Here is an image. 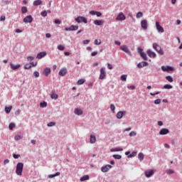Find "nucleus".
Listing matches in <instances>:
<instances>
[{"instance_id": "c756f323", "label": "nucleus", "mask_w": 182, "mask_h": 182, "mask_svg": "<svg viewBox=\"0 0 182 182\" xmlns=\"http://www.w3.org/2000/svg\"><path fill=\"white\" fill-rule=\"evenodd\" d=\"M137 156V152L133 151L132 154H130L127 158L128 159H132V157H136Z\"/></svg>"}, {"instance_id": "7ed1b4c3", "label": "nucleus", "mask_w": 182, "mask_h": 182, "mask_svg": "<svg viewBox=\"0 0 182 182\" xmlns=\"http://www.w3.org/2000/svg\"><path fill=\"white\" fill-rule=\"evenodd\" d=\"M75 21L77 23H80L81 22H83L84 23H87V19L84 16H78L75 18Z\"/></svg>"}, {"instance_id": "f3484780", "label": "nucleus", "mask_w": 182, "mask_h": 182, "mask_svg": "<svg viewBox=\"0 0 182 182\" xmlns=\"http://www.w3.org/2000/svg\"><path fill=\"white\" fill-rule=\"evenodd\" d=\"M66 73H68V69L66 68H62L59 73H58V75L60 76H66Z\"/></svg>"}, {"instance_id": "c85d7f7f", "label": "nucleus", "mask_w": 182, "mask_h": 182, "mask_svg": "<svg viewBox=\"0 0 182 182\" xmlns=\"http://www.w3.org/2000/svg\"><path fill=\"white\" fill-rule=\"evenodd\" d=\"M87 180H89V175H85L80 178V181H86Z\"/></svg>"}, {"instance_id": "09e8293b", "label": "nucleus", "mask_w": 182, "mask_h": 182, "mask_svg": "<svg viewBox=\"0 0 182 182\" xmlns=\"http://www.w3.org/2000/svg\"><path fill=\"white\" fill-rule=\"evenodd\" d=\"M41 15L45 18L46 16H48V12L46 11H43L41 13Z\"/></svg>"}, {"instance_id": "f704fd0d", "label": "nucleus", "mask_w": 182, "mask_h": 182, "mask_svg": "<svg viewBox=\"0 0 182 182\" xmlns=\"http://www.w3.org/2000/svg\"><path fill=\"white\" fill-rule=\"evenodd\" d=\"M112 157L114 159H115L116 160H120V159H122V155H119V154H114L112 156Z\"/></svg>"}, {"instance_id": "e2e57ef3", "label": "nucleus", "mask_w": 182, "mask_h": 182, "mask_svg": "<svg viewBox=\"0 0 182 182\" xmlns=\"http://www.w3.org/2000/svg\"><path fill=\"white\" fill-rule=\"evenodd\" d=\"M15 114L16 116H19V114H21V109H18L15 112Z\"/></svg>"}, {"instance_id": "393cba45", "label": "nucleus", "mask_w": 182, "mask_h": 182, "mask_svg": "<svg viewBox=\"0 0 182 182\" xmlns=\"http://www.w3.org/2000/svg\"><path fill=\"white\" fill-rule=\"evenodd\" d=\"M58 176H60V172H57L55 174H50L48 176V178H53L58 177Z\"/></svg>"}, {"instance_id": "bb28decb", "label": "nucleus", "mask_w": 182, "mask_h": 182, "mask_svg": "<svg viewBox=\"0 0 182 182\" xmlns=\"http://www.w3.org/2000/svg\"><path fill=\"white\" fill-rule=\"evenodd\" d=\"M138 159H139V161H143V160H144V154L140 152L138 154Z\"/></svg>"}, {"instance_id": "a19ab883", "label": "nucleus", "mask_w": 182, "mask_h": 182, "mask_svg": "<svg viewBox=\"0 0 182 182\" xmlns=\"http://www.w3.org/2000/svg\"><path fill=\"white\" fill-rule=\"evenodd\" d=\"M166 69L167 72H173L174 70V68L168 65L166 66Z\"/></svg>"}, {"instance_id": "58836bf2", "label": "nucleus", "mask_w": 182, "mask_h": 182, "mask_svg": "<svg viewBox=\"0 0 182 182\" xmlns=\"http://www.w3.org/2000/svg\"><path fill=\"white\" fill-rule=\"evenodd\" d=\"M121 80H122L123 82H126V80H127V75H121Z\"/></svg>"}, {"instance_id": "5fc2aeb1", "label": "nucleus", "mask_w": 182, "mask_h": 182, "mask_svg": "<svg viewBox=\"0 0 182 182\" xmlns=\"http://www.w3.org/2000/svg\"><path fill=\"white\" fill-rule=\"evenodd\" d=\"M21 139H22V136H21V135H16L14 136V139L18 141V140H21Z\"/></svg>"}, {"instance_id": "ddd939ff", "label": "nucleus", "mask_w": 182, "mask_h": 182, "mask_svg": "<svg viewBox=\"0 0 182 182\" xmlns=\"http://www.w3.org/2000/svg\"><path fill=\"white\" fill-rule=\"evenodd\" d=\"M110 168H112V165L108 164L105 166H102L101 168V171H102V173H107L109 170H110Z\"/></svg>"}, {"instance_id": "ea45409f", "label": "nucleus", "mask_w": 182, "mask_h": 182, "mask_svg": "<svg viewBox=\"0 0 182 182\" xmlns=\"http://www.w3.org/2000/svg\"><path fill=\"white\" fill-rule=\"evenodd\" d=\"M21 12L22 14H26V12H28V8H26V6H23L21 8Z\"/></svg>"}, {"instance_id": "37998d69", "label": "nucleus", "mask_w": 182, "mask_h": 182, "mask_svg": "<svg viewBox=\"0 0 182 182\" xmlns=\"http://www.w3.org/2000/svg\"><path fill=\"white\" fill-rule=\"evenodd\" d=\"M164 89H173V85L166 84L164 86Z\"/></svg>"}, {"instance_id": "aec40b11", "label": "nucleus", "mask_w": 182, "mask_h": 182, "mask_svg": "<svg viewBox=\"0 0 182 182\" xmlns=\"http://www.w3.org/2000/svg\"><path fill=\"white\" fill-rule=\"evenodd\" d=\"M90 143L91 144H95L96 143V136L95 134H91L90 136Z\"/></svg>"}, {"instance_id": "f8f14e48", "label": "nucleus", "mask_w": 182, "mask_h": 182, "mask_svg": "<svg viewBox=\"0 0 182 182\" xmlns=\"http://www.w3.org/2000/svg\"><path fill=\"white\" fill-rule=\"evenodd\" d=\"M168 133H170V130L167 128H162L159 132L161 136H165V134H168Z\"/></svg>"}, {"instance_id": "0eeeda50", "label": "nucleus", "mask_w": 182, "mask_h": 182, "mask_svg": "<svg viewBox=\"0 0 182 182\" xmlns=\"http://www.w3.org/2000/svg\"><path fill=\"white\" fill-rule=\"evenodd\" d=\"M141 28H142L144 31H147V28H149V23H147V20L141 21Z\"/></svg>"}, {"instance_id": "72a5a7b5", "label": "nucleus", "mask_w": 182, "mask_h": 182, "mask_svg": "<svg viewBox=\"0 0 182 182\" xmlns=\"http://www.w3.org/2000/svg\"><path fill=\"white\" fill-rule=\"evenodd\" d=\"M166 80H168V82H170L171 83L173 82V77H171V75L166 76Z\"/></svg>"}, {"instance_id": "052dcab7", "label": "nucleus", "mask_w": 182, "mask_h": 182, "mask_svg": "<svg viewBox=\"0 0 182 182\" xmlns=\"http://www.w3.org/2000/svg\"><path fill=\"white\" fill-rule=\"evenodd\" d=\"M13 157L14 159H18L19 157H21V155L13 154Z\"/></svg>"}, {"instance_id": "1a4fd4ad", "label": "nucleus", "mask_w": 182, "mask_h": 182, "mask_svg": "<svg viewBox=\"0 0 182 182\" xmlns=\"http://www.w3.org/2000/svg\"><path fill=\"white\" fill-rule=\"evenodd\" d=\"M23 21L25 23H32L33 18H32V16H26Z\"/></svg>"}, {"instance_id": "9d476101", "label": "nucleus", "mask_w": 182, "mask_h": 182, "mask_svg": "<svg viewBox=\"0 0 182 182\" xmlns=\"http://www.w3.org/2000/svg\"><path fill=\"white\" fill-rule=\"evenodd\" d=\"M126 19V16L123 14V12H121L118 14V16L116 17V21H124Z\"/></svg>"}, {"instance_id": "79ce46f5", "label": "nucleus", "mask_w": 182, "mask_h": 182, "mask_svg": "<svg viewBox=\"0 0 182 182\" xmlns=\"http://www.w3.org/2000/svg\"><path fill=\"white\" fill-rule=\"evenodd\" d=\"M166 173V174H174V171L173 169H167Z\"/></svg>"}, {"instance_id": "6e6552de", "label": "nucleus", "mask_w": 182, "mask_h": 182, "mask_svg": "<svg viewBox=\"0 0 182 182\" xmlns=\"http://www.w3.org/2000/svg\"><path fill=\"white\" fill-rule=\"evenodd\" d=\"M156 28L157 31H158L159 33H164V28H163V26H160V22L156 21Z\"/></svg>"}, {"instance_id": "de8ad7c7", "label": "nucleus", "mask_w": 182, "mask_h": 182, "mask_svg": "<svg viewBox=\"0 0 182 182\" xmlns=\"http://www.w3.org/2000/svg\"><path fill=\"white\" fill-rule=\"evenodd\" d=\"M57 48L58 49V50H65V46L62 45H58Z\"/></svg>"}, {"instance_id": "c03bdc74", "label": "nucleus", "mask_w": 182, "mask_h": 182, "mask_svg": "<svg viewBox=\"0 0 182 182\" xmlns=\"http://www.w3.org/2000/svg\"><path fill=\"white\" fill-rule=\"evenodd\" d=\"M85 79L78 80L77 85H83V83H85Z\"/></svg>"}, {"instance_id": "3c124183", "label": "nucleus", "mask_w": 182, "mask_h": 182, "mask_svg": "<svg viewBox=\"0 0 182 182\" xmlns=\"http://www.w3.org/2000/svg\"><path fill=\"white\" fill-rule=\"evenodd\" d=\"M137 50H138V53H139V55H141V53H144V51H143V48H140V47H139V48H137Z\"/></svg>"}, {"instance_id": "5701e85b", "label": "nucleus", "mask_w": 182, "mask_h": 182, "mask_svg": "<svg viewBox=\"0 0 182 182\" xmlns=\"http://www.w3.org/2000/svg\"><path fill=\"white\" fill-rule=\"evenodd\" d=\"M104 22L102 20H95L94 21V24L97 25V26H102L103 25Z\"/></svg>"}, {"instance_id": "bf43d9fd", "label": "nucleus", "mask_w": 182, "mask_h": 182, "mask_svg": "<svg viewBox=\"0 0 182 182\" xmlns=\"http://www.w3.org/2000/svg\"><path fill=\"white\" fill-rule=\"evenodd\" d=\"M34 59H35V57H33V56H28L27 58V60H28V61L33 60Z\"/></svg>"}, {"instance_id": "a878e982", "label": "nucleus", "mask_w": 182, "mask_h": 182, "mask_svg": "<svg viewBox=\"0 0 182 182\" xmlns=\"http://www.w3.org/2000/svg\"><path fill=\"white\" fill-rule=\"evenodd\" d=\"M50 97H51V99H54L55 100H56L58 99V97H59V95H58V94H55V91H52Z\"/></svg>"}, {"instance_id": "603ef678", "label": "nucleus", "mask_w": 182, "mask_h": 182, "mask_svg": "<svg viewBox=\"0 0 182 182\" xmlns=\"http://www.w3.org/2000/svg\"><path fill=\"white\" fill-rule=\"evenodd\" d=\"M160 103H161V100L156 99V100H154V104L155 105H160Z\"/></svg>"}, {"instance_id": "cd10ccee", "label": "nucleus", "mask_w": 182, "mask_h": 182, "mask_svg": "<svg viewBox=\"0 0 182 182\" xmlns=\"http://www.w3.org/2000/svg\"><path fill=\"white\" fill-rule=\"evenodd\" d=\"M11 110H12V106L5 107V112L7 114H9V113H11Z\"/></svg>"}, {"instance_id": "7c9ffc66", "label": "nucleus", "mask_w": 182, "mask_h": 182, "mask_svg": "<svg viewBox=\"0 0 182 182\" xmlns=\"http://www.w3.org/2000/svg\"><path fill=\"white\" fill-rule=\"evenodd\" d=\"M141 58H142V59H144V60H147V55H146V53L144 52L140 55Z\"/></svg>"}, {"instance_id": "864d4df0", "label": "nucleus", "mask_w": 182, "mask_h": 182, "mask_svg": "<svg viewBox=\"0 0 182 182\" xmlns=\"http://www.w3.org/2000/svg\"><path fill=\"white\" fill-rule=\"evenodd\" d=\"M95 45H100V43H102V41L100 40H95V42H94Z\"/></svg>"}, {"instance_id": "b1692460", "label": "nucleus", "mask_w": 182, "mask_h": 182, "mask_svg": "<svg viewBox=\"0 0 182 182\" xmlns=\"http://www.w3.org/2000/svg\"><path fill=\"white\" fill-rule=\"evenodd\" d=\"M153 174H154V172L153 171V170L145 171L146 177H148V178L151 177V176H153Z\"/></svg>"}, {"instance_id": "4c0bfd02", "label": "nucleus", "mask_w": 182, "mask_h": 182, "mask_svg": "<svg viewBox=\"0 0 182 182\" xmlns=\"http://www.w3.org/2000/svg\"><path fill=\"white\" fill-rule=\"evenodd\" d=\"M15 123H14V122H11V123H10L9 124V129H10V130H14V127H15Z\"/></svg>"}, {"instance_id": "4be33fe9", "label": "nucleus", "mask_w": 182, "mask_h": 182, "mask_svg": "<svg viewBox=\"0 0 182 182\" xmlns=\"http://www.w3.org/2000/svg\"><path fill=\"white\" fill-rule=\"evenodd\" d=\"M42 0H35L33 3V6H39V5H42Z\"/></svg>"}, {"instance_id": "412c9836", "label": "nucleus", "mask_w": 182, "mask_h": 182, "mask_svg": "<svg viewBox=\"0 0 182 182\" xmlns=\"http://www.w3.org/2000/svg\"><path fill=\"white\" fill-rule=\"evenodd\" d=\"M10 67L11 68V69H13V70H16L19 69V68H21V65L19 64L14 65V63H11Z\"/></svg>"}, {"instance_id": "f257e3e1", "label": "nucleus", "mask_w": 182, "mask_h": 182, "mask_svg": "<svg viewBox=\"0 0 182 182\" xmlns=\"http://www.w3.org/2000/svg\"><path fill=\"white\" fill-rule=\"evenodd\" d=\"M23 171V163L18 162L16 164V174H17V176H22Z\"/></svg>"}, {"instance_id": "6ab92c4d", "label": "nucleus", "mask_w": 182, "mask_h": 182, "mask_svg": "<svg viewBox=\"0 0 182 182\" xmlns=\"http://www.w3.org/2000/svg\"><path fill=\"white\" fill-rule=\"evenodd\" d=\"M146 53L149 58H156V53L151 51V50H147Z\"/></svg>"}, {"instance_id": "6e6d98bb", "label": "nucleus", "mask_w": 182, "mask_h": 182, "mask_svg": "<svg viewBox=\"0 0 182 182\" xmlns=\"http://www.w3.org/2000/svg\"><path fill=\"white\" fill-rule=\"evenodd\" d=\"M54 23H56L57 25H60L62 23V21H60L59 19H55L54 21Z\"/></svg>"}, {"instance_id": "f03ea898", "label": "nucleus", "mask_w": 182, "mask_h": 182, "mask_svg": "<svg viewBox=\"0 0 182 182\" xmlns=\"http://www.w3.org/2000/svg\"><path fill=\"white\" fill-rule=\"evenodd\" d=\"M153 48L155 50L157 51V53H159V55H164V51L163 50V49H161V47L159 46L157 43H154L153 44Z\"/></svg>"}, {"instance_id": "9b49d317", "label": "nucleus", "mask_w": 182, "mask_h": 182, "mask_svg": "<svg viewBox=\"0 0 182 182\" xmlns=\"http://www.w3.org/2000/svg\"><path fill=\"white\" fill-rule=\"evenodd\" d=\"M121 50H123V52H125V53H127L128 55H132V52H130V50H129V48L127 46H122L120 47Z\"/></svg>"}, {"instance_id": "0e129e2a", "label": "nucleus", "mask_w": 182, "mask_h": 182, "mask_svg": "<svg viewBox=\"0 0 182 182\" xmlns=\"http://www.w3.org/2000/svg\"><path fill=\"white\" fill-rule=\"evenodd\" d=\"M107 68L109 69V70H112L113 69V66L110 63H107Z\"/></svg>"}, {"instance_id": "dca6fc26", "label": "nucleus", "mask_w": 182, "mask_h": 182, "mask_svg": "<svg viewBox=\"0 0 182 182\" xmlns=\"http://www.w3.org/2000/svg\"><path fill=\"white\" fill-rule=\"evenodd\" d=\"M50 72L52 71L50 68H46L43 71V74L44 75V76L48 77L49 76V75H50Z\"/></svg>"}, {"instance_id": "2eb2a0df", "label": "nucleus", "mask_w": 182, "mask_h": 182, "mask_svg": "<svg viewBox=\"0 0 182 182\" xmlns=\"http://www.w3.org/2000/svg\"><path fill=\"white\" fill-rule=\"evenodd\" d=\"M145 66H149V63L142 61L137 64V68H139V69H141V68H144Z\"/></svg>"}, {"instance_id": "c9c22d12", "label": "nucleus", "mask_w": 182, "mask_h": 182, "mask_svg": "<svg viewBox=\"0 0 182 182\" xmlns=\"http://www.w3.org/2000/svg\"><path fill=\"white\" fill-rule=\"evenodd\" d=\"M110 109H111L112 113H115L114 110L116 109V107L113 104H111Z\"/></svg>"}, {"instance_id": "423d86ee", "label": "nucleus", "mask_w": 182, "mask_h": 182, "mask_svg": "<svg viewBox=\"0 0 182 182\" xmlns=\"http://www.w3.org/2000/svg\"><path fill=\"white\" fill-rule=\"evenodd\" d=\"M126 114H127V111H119L116 114V117L117 119H123L124 116H126Z\"/></svg>"}, {"instance_id": "49530a36", "label": "nucleus", "mask_w": 182, "mask_h": 182, "mask_svg": "<svg viewBox=\"0 0 182 182\" xmlns=\"http://www.w3.org/2000/svg\"><path fill=\"white\" fill-rule=\"evenodd\" d=\"M31 68H32V65L30 63L26 64L24 65V69H26V70H29V69H31Z\"/></svg>"}, {"instance_id": "774afa93", "label": "nucleus", "mask_w": 182, "mask_h": 182, "mask_svg": "<svg viewBox=\"0 0 182 182\" xmlns=\"http://www.w3.org/2000/svg\"><path fill=\"white\" fill-rule=\"evenodd\" d=\"M96 55H97V51H93V52L91 53V56H96Z\"/></svg>"}, {"instance_id": "338daca9", "label": "nucleus", "mask_w": 182, "mask_h": 182, "mask_svg": "<svg viewBox=\"0 0 182 182\" xmlns=\"http://www.w3.org/2000/svg\"><path fill=\"white\" fill-rule=\"evenodd\" d=\"M95 15L100 18V16H102V13L100 11H96Z\"/></svg>"}, {"instance_id": "a211bd4d", "label": "nucleus", "mask_w": 182, "mask_h": 182, "mask_svg": "<svg viewBox=\"0 0 182 182\" xmlns=\"http://www.w3.org/2000/svg\"><path fill=\"white\" fill-rule=\"evenodd\" d=\"M75 114H77V116H82L83 114V111L81 109L76 108L74 110Z\"/></svg>"}, {"instance_id": "69168bd1", "label": "nucleus", "mask_w": 182, "mask_h": 182, "mask_svg": "<svg viewBox=\"0 0 182 182\" xmlns=\"http://www.w3.org/2000/svg\"><path fill=\"white\" fill-rule=\"evenodd\" d=\"M128 89H131V90H134L136 89V87L134 85H131L127 87Z\"/></svg>"}, {"instance_id": "a18cd8bd", "label": "nucleus", "mask_w": 182, "mask_h": 182, "mask_svg": "<svg viewBox=\"0 0 182 182\" xmlns=\"http://www.w3.org/2000/svg\"><path fill=\"white\" fill-rule=\"evenodd\" d=\"M136 134H137V133H136V132L132 131V132H131L129 133V136H130V137H134V136H136Z\"/></svg>"}, {"instance_id": "473e14b6", "label": "nucleus", "mask_w": 182, "mask_h": 182, "mask_svg": "<svg viewBox=\"0 0 182 182\" xmlns=\"http://www.w3.org/2000/svg\"><path fill=\"white\" fill-rule=\"evenodd\" d=\"M136 17L137 19H139V18H143V12L139 11V12L136 14Z\"/></svg>"}, {"instance_id": "39448f33", "label": "nucleus", "mask_w": 182, "mask_h": 182, "mask_svg": "<svg viewBox=\"0 0 182 182\" xmlns=\"http://www.w3.org/2000/svg\"><path fill=\"white\" fill-rule=\"evenodd\" d=\"M77 29H79V26L72 25L69 28L65 27V31L67 32H72L73 31H77Z\"/></svg>"}, {"instance_id": "680f3d73", "label": "nucleus", "mask_w": 182, "mask_h": 182, "mask_svg": "<svg viewBox=\"0 0 182 182\" xmlns=\"http://www.w3.org/2000/svg\"><path fill=\"white\" fill-rule=\"evenodd\" d=\"M161 70H163V72H167V67L162 65Z\"/></svg>"}, {"instance_id": "2f4dec72", "label": "nucleus", "mask_w": 182, "mask_h": 182, "mask_svg": "<svg viewBox=\"0 0 182 182\" xmlns=\"http://www.w3.org/2000/svg\"><path fill=\"white\" fill-rule=\"evenodd\" d=\"M110 151H112V152H113V151H123V149L122 148L111 149Z\"/></svg>"}, {"instance_id": "20e7f679", "label": "nucleus", "mask_w": 182, "mask_h": 182, "mask_svg": "<svg viewBox=\"0 0 182 182\" xmlns=\"http://www.w3.org/2000/svg\"><path fill=\"white\" fill-rule=\"evenodd\" d=\"M100 74L99 79H100V80H103V79H105V77H106V68H102L100 69Z\"/></svg>"}, {"instance_id": "8fccbe9b", "label": "nucleus", "mask_w": 182, "mask_h": 182, "mask_svg": "<svg viewBox=\"0 0 182 182\" xmlns=\"http://www.w3.org/2000/svg\"><path fill=\"white\" fill-rule=\"evenodd\" d=\"M55 122H49V123L47 124V126H48V127H53V126H55Z\"/></svg>"}, {"instance_id": "4d7b16f0", "label": "nucleus", "mask_w": 182, "mask_h": 182, "mask_svg": "<svg viewBox=\"0 0 182 182\" xmlns=\"http://www.w3.org/2000/svg\"><path fill=\"white\" fill-rule=\"evenodd\" d=\"M33 76H35V77H39V72L35 71L33 73Z\"/></svg>"}, {"instance_id": "4468645a", "label": "nucleus", "mask_w": 182, "mask_h": 182, "mask_svg": "<svg viewBox=\"0 0 182 182\" xmlns=\"http://www.w3.org/2000/svg\"><path fill=\"white\" fill-rule=\"evenodd\" d=\"M46 55H48V53H46V51L40 52L37 54L36 58L42 59V58H45V56H46Z\"/></svg>"}, {"instance_id": "13d9d810", "label": "nucleus", "mask_w": 182, "mask_h": 182, "mask_svg": "<svg viewBox=\"0 0 182 182\" xmlns=\"http://www.w3.org/2000/svg\"><path fill=\"white\" fill-rule=\"evenodd\" d=\"M90 42V40H84L82 41V43H84V45H88Z\"/></svg>"}, {"instance_id": "e433bc0d", "label": "nucleus", "mask_w": 182, "mask_h": 182, "mask_svg": "<svg viewBox=\"0 0 182 182\" xmlns=\"http://www.w3.org/2000/svg\"><path fill=\"white\" fill-rule=\"evenodd\" d=\"M46 106H48V102H43L40 103V107H46Z\"/></svg>"}]
</instances>
